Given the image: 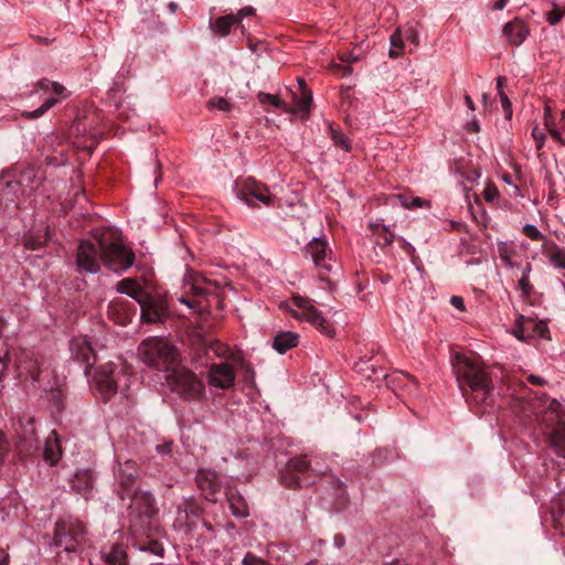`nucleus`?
Wrapping results in <instances>:
<instances>
[{"label": "nucleus", "instance_id": "f257e3e1", "mask_svg": "<svg viewBox=\"0 0 565 565\" xmlns=\"http://www.w3.org/2000/svg\"><path fill=\"white\" fill-rule=\"evenodd\" d=\"M459 388L476 414H483L494 403L493 382L479 356L457 355L454 365Z\"/></svg>", "mask_w": 565, "mask_h": 565}, {"label": "nucleus", "instance_id": "f03ea898", "mask_svg": "<svg viewBox=\"0 0 565 565\" xmlns=\"http://www.w3.org/2000/svg\"><path fill=\"white\" fill-rule=\"evenodd\" d=\"M142 361L150 367L172 371L179 363V352L174 345L161 338H148L138 348Z\"/></svg>", "mask_w": 565, "mask_h": 565}, {"label": "nucleus", "instance_id": "7ed1b4c3", "mask_svg": "<svg viewBox=\"0 0 565 565\" xmlns=\"http://www.w3.org/2000/svg\"><path fill=\"white\" fill-rule=\"evenodd\" d=\"M541 425L550 448L565 458V404L552 399L543 413Z\"/></svg>", "mask_w": 565, "mask_h": 565}, {"label": "nucleus", "instance_id": "20e7f679", "mask_svg": "<svg viewBox=\"0 0 565 565\" xmlns=\"http://www.w3.org/2000/svg\"><path fill=\"white\" fill-rule=\"evenodd\" d=\"M326 471L313 466L307 456L291 458L285 469L280 472V481L287 488H297L313 484L317 478Z\"/></svg>", "mask_w": 565, "mask_h": 565}, {"label": "nucleus", "instance_id": "39448f33", "mask_svg": "<svg viewBox=\"0 0 565 565\" xmlns=\"http://www.w3.org/2000/svg\"><path fill=\"white\" fill-rule=\"evenodd\" d=\"M100 258L104 265L118 274L126 271L135 263V253L119 242L99 239Z\"/></svg>", "mask_w": 565, "mask_h": 565}, {"label": "nucleus", "instance_id": "423d86ee", "mask_svg": "<svg viewBox=\"0 0 565 565\" xmlns=\"http://www.w3.org/2000/svg\"><path fill=\"white\" fill-rule=\"evenodd\" d=\"M213 284L205 279L200 274H189L184 278L183 294L179 301L186 305L189 308L203 310L206 306L203 305V298L213 294Z\"/></svg>", "mask_w": 565, "mask_h": 565}, {"label": "nucleus", "instance_id": "0eeeda50", "mask_svg": "<svg viewBox=\"0 0 565 565\" xmlns=\"http://www.w3.org/2000/svg\"><path fill=\"white\" fill-rule=\"evenodd\" d=\"M234 190L237 198L249 206L255 207L259 203L266 206L274 205L275 196L270 194L269 189L252 177L237 179Z\"/></svg>", "mask_w": 565, "mask_h": 565}, {"label": "nucleus", "instance_id": "6e6552de", "mask_svg": "<svg viewBox=\"0 0 565 565\" xmlns=\"http://www.w3.org/2000/svg\"><path fill=\"white\" fill-rule=\"evenodd\" d=\"M168 380L173 391L186 401L199 399L204 395L203 382L188 369H173Z\"/></svg>", "mask_w": 565, "mask_h": 565}, {"label": "nucleus", "instance_id": "1a4fd4ad", "mask_svg": "<svg viewBox=\"0 0 565 565\" xmlns=\"http://www.w3.org/2000/svg\"><path fill=\"white\" fill-rule=\"evenodd\" d=\"M85 526L79 521L62 520L55 524L54 544L66 552H75L85 541Z\"/></svg>", "mask_w": 565, "mask_h": 565}, {"label": "nucleus", "instance_id": "9d476101", "mask_svg": "<svg viewBox=\"0 0 565 565\" xmlns=\"http://www.w3.org/2000/svg\"><path fill=\"white\" fill-rule=\"evenodd\" d=\"M126 376L125 366L107 362L100 365L95 374V382L104 402L117 393L121 377Z\"/></svg>", "mask_w": 565, "mask_h": 565}, {"label": "nucleus", "instance_id": "9b49d317", "mask_svg": "<svg viewBox=\"0 0 565 565\" xmlns=\"http://www.w3.org/2000/svg\"><path fill=\"white\" fill-rule=\"evenodd\" d=\"M292 301L299 309V311H292L295 318L308 321L327 337L334 335L335 331L333 327L322 317L321 312L311 303L310 299L295 296Z\"/></svg>", "mask_w": 565, "mask_h": 565}, {"label": "nucleus", "instance_id": "f8f14e48", "mask_svg": "<svg viewBox=\"0 0 565 565\" xmlns=\"http://www.w3.org/2000/svg\"><path fill=\"white\" fill-rule=\"evenodd\" d=\"M128 498L130 499L129 514L131 518H137L142 523L149 524L151 519L158 514L156 499L150 492L138 490Z\"/></svg>", "mask_w": 565, "mask_h": 565}, {"label": "nucleus", "instance_id": "ddd939ff", "mask_svg": "<svg viewBox=\"0 0 565 565\" xmlns=\"http://www.w3.org/2000/svg\"><path fill=\"white\" fill-rule=\"evenodd\" d=\"M100 246L90 241H81L76 253L77 271L96 274L100 269Z\"/></svg>", "mask_w": 565, "mask_h": 565}, {"label": "nucleus", "instance_id": "4468645a", "mask_svg": "<svg viewBox=\"0 0 565 565\" xmlns=\"http://www.w3.org/2000/svg\"><path fill=\"white\" fill-rule=\"evenodd\" d=\"M115 477L119 484L117 492L121 500H125L126 497H130L131 493L137 491L134 484L138 478V468L134 460H126L122 463L119 462Z\"/></svg>", "mask_w": 565, "mask_h": 565}, {"label": "nucleus", "instance_id": "2eb2a0df", "mask_svg": "<svg viewBox=\"0 0 565 565\" xmlns=\"http://www.w3.org/2000/svg\"><path fill=\"white\" fill-rule=\"evenodd\" d=\"M72 359L83 366L84 374L88 375L92 367L96 363V354L84 338L73 339L70 343Z\"/></svg>", "mask_w": 565, "mask_h": 565}, {"label": "nucleus", "instance_id": "dca6fc26", "mask_svg": "<svg viewBox=\"0 0 565 565\" xmlns=\"http://www.w3.org/2000/svg\"><path fill=\"white\" fill-rule=\"evenodd\" d=\"M137 302L140 306V318L142 322L156 323L162 321L166 308L160 299L147 292L145 297Z\"/></svg>", "mask_w": 565, "mask_h": 565}, {"label": "nucleus", "instance_id": "f3484780", "mask_svg": "<svg viewBox=\"0 0 565 565\" xmlns=\"http://www.w3.org/2000/svg\"><path fill=\"white\" fill-rule=\"evenodd\" d=\"M236 374L228 363H212L207 373L209 383L222 390H228L235 383Z\"/></svg>", "mask_w": 565, "mask_h": 565}, {"label": "nucleus", "instance_id": "a211bd4d", "mask_svg": "<svg viewBox=\"0 0 565 565\" xmlns=\"http://www.w3.org/2000/svg\"><path fill=\"white\" fill-rule=\"evenodd\" d=\"M137 311L136 306L124 299H114L108 305V316L117 324L127 326L131 322Z\"/></svg>", "mask_w": 565, "mask_h": 565}, {"label": "nucleus", "instance_id": "6ab92c4d", "mask_svg": "<svg viewBox=\"0 0 565 565\" xmlns=\"http://www.w3.org/2000/svg\"><path fill=\"white\" fill-rule=\"evenodd\" d=\"M19 376L28 375L33 382L40 381V361L33 351L22 350L17 359Z\"/></svg>", "mask_w": 565, "mask_h": 565}, {"label": "nucleus", "instance_id": "aec40b11", "mask_svg": "<svg viewBox=\"0 0 565 565\" xmlns=\"http://www.w3.org/2000/svg\"><path fill=\"white\" fill-rule=\"evenodd\" d=\"M196 484L209 501L215 502L214 495L220 491L221 486L217 475L211 470H199L196 475Z\"/></svg>", "mask_w": 565, "mask_h": 565}, {"label": "nucleus", "instance_id": "412c9836", "mask_svg": "<svg viewBox=\"0 0 565 565\" xmlns=\"http://www.w3.org/2000/svg\"><path fill=\"white\" fill-rule=\"evenodd\" d=\"M66 88L57 83V82H53V85H52V89H51V93L53 94V96L49 97L45 99V102L35 110L33 111H24L22 114V116L26 119H36L41 116H43L49 109H51L53 106H55L60 98H65L66 97Z\"/></svg>", "mask_w": 565, "mask_h": 565}, {"label": "nucleus", "instance_id": "4be33fe9", "mask_svg": "<svg viewBox=\"0 0 565 565\" xmlns=\"http://www.w3.org/2000/svg\"><path fill=\"white\" fill-rule=\"evenodd\" d=\"M328 252H331L328 243L321 238H313L306 246V255L310 256L315 265L330 270L331 266L326 262Z\"/></svg>", "mask_w": 565, "mask_h": 565}, {"label": "nucleus", "instance_id": "5701e85b", "mask_svg": "<svg viewBox=\"0 0 565 565\" xmlns=\"http://www.w3.org/2000/svg\"><path fill=\"white\" fill-rule=\"evenodd\" d=\"M529 32L527 24L519 18L508 22L503 28L504 35L509 39V42L515 46L524 42Z\"/></svg>", "mask_w": 565, "mask_h": 565}, {"label": "nucleus", "instance_id": "b1692460", "mask_svg": "<svg viewBox=\"0 0 565 565\" xmlns=\"http://www.w3.org/2000/svg\"><path fill=\"white\" fill-rule=\"evenodd\" d=\"M72 489L84 498H88L94 486V476L90 470H83L75 473L71 480Z\"/></svg>", "mask_w": 565, "mask_h": 565}, {"label": "nucleus", "instance_id": "393cba45", "mask_svg": "<svg viewBox=\"0 0 565 565\" xmlns=\"http://www.w3.org/2000/svg\"><path fill=\"white\" fill-rule=\"evenodd\" d=\"M299 335L292 331H281L278 332L273 340V348L284 354L288 350L298 345Z\"/></svg>", "mask_w": 565, "mask_h": 565}, {"label": "nucleus", "instance_id": "a878e982", "mask_svg": "<svg viewBox=\"0 0 565 565\" xmlns=\"http://www.w3.org/2000/svg\"><path fill=\"white\" fill-rule=\"evenodd\" d=\"M237 24V18H234V14H226L218 18H211L209 26L211 31L220 36H226L230 34L232 28Z\"/></svg>", "mask_w": 565, "mask_h": 565}, {"label": "nucleus", "instance_id": "bb28decb", "mask_svg": "<svg viewBox=\"0 0 565 565\" xmlns=\"http://www.w3.org/2000/svg\"><path fill=\"white\" fill-rule=\"evenodd\" d=\"M61 446L55 430L51 431L45 440L43 457L51 466H55L61 459Z\"/></svg>", "mask_w": 565, "mask_h": 565}, {"label": "nucleus", "instance_id": "cd10ccee", "mask_svg": "<svg viewBox=\"0 0 565 565\" xmlns=\"http://www.w3.org/2000/svg\"><path fill=\"white\" fill-rule=\"evenodd\" d=\"M299 95H294L296 108H291L292 113H303L306 116H308L310 106L312 104V94L311 90L307 87L305 79L299 78Z\"/></svg>", "mask_w": 565, "mask_h": 565}, {"label": "nucleus", "instance_id": "c85d7f7f", "mask_svg": "<svg viewBox=\"0 0 565 565\" xmlns=\"http://www.w3.org/2000/svg\"><path fill=\"white\" fill-rule=\"evenodd\" d=\"M116 290L120 294H126L136 301L140 300L147 291L132 278H124L121 279L117 286Z\"/></svg>", "mask_w": 565, "mask_h": 565}, {"label": "nucleus", "instance_id": "c756f323", "mask_svg": "<svg viewBox=\"0 0 565 565\" xmlns=\"http://www.w3.org/2000/svg\"><path fill=\"white\" fill-rule=\"evenodd\" d=\"M226 497L230 504V509L235 516L244 518L248 515V508L245 502V499L237 490L230 489L226 492Z\"/></svg>", "mask_w": 565, "mask_h": 565}, {"label": "nucleus", "instance_id": "7c9ffc66", "mask_svg": "<svg viewBox=\"0 0 565 565\" xmlns=\"http://www.w3.org/2000/svg\"><path fill=\"white\" fill-rule=\"evenodd\" d=\"M203 512L202 507L194 500H185L179 507V514L184 513L186 525L192 529L194 526V519H199Z\"/></svg>", "mask_w": 565, "mask_h": 565}, {"label": "nucleus", "instance_id": "2f4dec72", "mask_svg": "<svg viewBox=\"0 0 565 565\" xmlns=\"http://www.w3.org/2000/svg\"><path fill=\"white\" fill-rule=\"evenodd\" d=\"M49 241V231L47 230H38L30 232L24 235L23 244L24 247L31 250H38L42 248Z\"/></svg>", "mask_w": 565, "mask_h": 565}, {"label": "nucleus", "instance_id": "473e14b6", "mask_svg": "<svg viewBox=\"0 0 565 565\" xmlns=\"http://www.w3.org/2000/svg\"><path fill=\"white\" fill-rule=\"evenodd\" d=\"M554 526L565 535V494L552 502L551 508Z\"/></svg>", "mask_w": 565, "mask_h": 565}, {"label": "nucleus", "instance_id": "72a5a7b5", "mask_svg": "<svg viewBox=\"0 0 565 565\" xmlns=\"http://www.w3.org/2000/svg\"><path fill=\"white\" fill-rule=\"evenodd\" d=\"M103 557L108 565H128L125 550L115 544L108 552H103Z\"/></svg>", "mask_w": 565, "mask_h": 565}, {"label": "nucleus", "instance_id": "f704fd0d", "mask_svg": "<svg viewBox=\"0 0 565 565\" xmlns=\"http://www.w3.org/2000/svg\"><path fill=\"white\" fill-rule=\"evenodd\" d=\"M373 235L376 236V244L385 247L393 243L394 234L384 225L375 224L371 225Z\"/></svg>", "mask_w": 565, "mask_h": 565}, {"label": "nucleus", "instance_id": "c9c22d12", "mask_svg": "<svg viewBox=\"0 0 565 565\" xmlns=\"http://www.w3.org/2000/svg\"><path fill=\"white\" fill-rule=\"evenodd\" d=\"M257 98H258V102L262 104V105H267V104H270L273 105L274 107L278 108V109H281L282 111L285 113H290V111H294L291 109V107H289L287 105V103H285L284 100H281L279 98L278 95H271V94H267V93H264V92H260L258 93L257 95Z\"/></svg>", "mask_w": 565, "mask_h": 565}, {"label": "nucleus", "instance_id": "e433bc0d", "mask_svg": "<svg viewBox=\"0 0 565 565\" xmlns=\"http://www.w3.org/2000/svg\"><path fill=\"white\" fill-rule=\"evenodd\" d=\"M209 351H213L217 356H225L227 353V349L224 344L218 341H207L205 339L202 340V348L198 352V358L201 359L202 353L204 355L209 354Z\"/></svg>", "mask_w": 565, "mask_h": 565}, {"label": "nucleus", "instance_id": "4c0bfd02", "mask_svg": "<svg viewBox=\"0 0 565 565\" xmlns=\"http://www.w3.org/2000/svg\"><path fill=\"white\" fill-rule=\"evenodd\" d=\"M329 132L333 143L337 147L343 149L344 151L351 150V141L343 132L335 129L332 125H329Z\"/></svg>", "mask_w": 565, "mask_h": 565}, {"label": "nucleus", "instance_id": "58836bf2", "mask_svg": "<svg viewBox=\"0 0 565 565\" xmlns=\"http://www.w3.org/2000/svg\"><path fill=\"white\" fill-rule=\"evenodd\" d=\"M391 50L388 52L390 57L396 58L401 56L402 50L404 47V36L402 35V32L399 29L395 30L394 33L391 35Z\"/></svg>", "mask_w": 565, "mask_h": 565}, {"label": "nucleus", "instance_id": "ea45409f", "mask_svg": "<svg viewBox=\"0 0 565 565\" xmlns=\"http://www.w3.org/2000/svg\"><path fill=\"white\" fill-rule=\"evenodd\" d=\"M547 256L551 263L557 267L565 269V250L559 248L557 245L552 244L550 249L547 250Z\"/></svg>", "mask_w": 565, "mask_h": 565}, {"label": "nucleus", "instance_id": "a19ab883", "mask_svg": "<svg viewBox=\"0 0 565 565\" xmlns=\"http://www.w3.org/2000/svg\"><path fill=\"white\" fill-rule=\"evenodd\" d=\"M207 107L211 109L216 108L222 111L228 113L232 110L233 105L227 99H225L223 97H215V98H211L207 102Z\"/></svg>", "mask_w": 565, "mask_h": 565}, {"label": "nucleus", "instance_id": "79ce46f5", "mask_svg": "<svg viewBox=\"0 0 565 565\" xmlns=\"http://www.w3.org/2000/svg\"><path fill=\"white\" fill-rule=\"evenodd\" d=\"M396 199L405 207H418L422 206L424 203V201L420 198H411L407 194H398Z\"/></svg>", "mask_w": 565, "mask_h": 565}, {"label": "nucleus", "instance_id": "37998d69", "mask_svg": "<svg viewBox=\"0 0 565 565\" xmlns=\"http://www.w3.org/2000/svg\"><path fill=\"white\" fill-rule=\"evenodd\" d=\"M564 14L565 10H562L557 4L554 3L553 9L546 13V20L551 25H555L562 20Z\"/></svg>", "mask_w": 565, "mask_h": 565}, {"label": "nucleus", "instance_id": "c03bdc74", "mask_svg": "<svg viewBox=\"0 0 565 565\" xmlns=\"http://www.w3.org/2000/svg\"><path fill=\"white\" fill-rule=\"evenodd\" d=\"M145 551H149L154 555L162 556L163 554V546L160 542L156 540H149L145 543V545L141 547Z\"/></svg>", "mask_w": 565, "mask_h": 565}, {"label": "nucleus", "instance_id": "a18cd8bd", "mask_svg": "<svg viewBox=\"0 0 565 565\" xmlns=\"http://www.w3.org/2000/svg\"><path fill=\"white\" fill-rule=\"evenodd\" d=\"M523 234L532 241H541L544 238V235L537 230V227L531 224H526L523 227Z\"/></svg>", "mask_w": 565, "mask_h": 565}, {"label": "nucleus", "instance_id": "49530a36", "mask_svg": "<svg viewBox=\"0 0 565 565\" xmlns=\"http://www.w3.org/2000/svg\"><path fill=\"white\" fill-rule=\"evenodd\" d=\"M532 137L535 140V142H536V150L541 151L543 149V147H544V142H545V139H546V136H545L544 131L541 130L537 126H535L532 129Z\"/></svg>", "mask_w": 565, "mask_h": 565}, {"label": "nucleus", "instance_id": "de8ad7c7", "mask_svg": "<svg viewBox=\"0 0 565 565\" xmlns=\"http://www.w3.org/2000/svg\"><path fill=\"white\" fill-rule=\"evenodd\" d=\"M519 287L526 297L532 294L533 286L531 285L526 273L522 274V277L519 280Z\"/></svg>", "mask_w": 565, "mask_h": 565}, {"label": "nucleus", "instance_id": "09e8293b", "mask_svg": "<svg viewBox=\"0 0 565 565\" xmlns=\"http://www.w3.org/2000/svg\"><path fill=\"white\" fill-rule=\"evenodd\" d=\"M244 565H268L267 562L255 554L248 552L243 558Z\"/></svg>", "mask_w": 565, "mask_h": 565}, {"label": "nucleus", "instance_id": "8fccbe9b", "mask_svg": "<svg viewBox=\"0 0 565 565\" xmlns=\"http://www.w3.org/2000/svg\"><path fill=\"white\" fill-rule=\"evenodd\" d=\"M533 333L541 338H548V328L545 322L539 321L533 323Z\"/></svg>", "mask_w": 565, "mask_h": 565}, {"label": "nucleus", "instance_id": "3c124183", "mask_svg": "<svg viewBox=\"0 0 565 565\" xmlns=\"http://www.w3.org/2000/svg\"><path fill=\"white\" fill-rule=\"evenodd\" d=\"M397 381L409 387V390L417 387V380L408 373H402Z\"/></svg>", "mask_w": 565, "mask_h": 565}, {"label": "nucleus", "instance_id": "603ef678", "mask_svg": "<svg viewBox=\"0 0 565 565\" xmlns=\"http://www.w3.org/2000/svg\"><path fill=\"white\" fill-rule=\"evenodd\" d=\"M500 100L507 118L512 117V104L504 92H500Z\"/></svg>", "mask_w": 565, "mask_h": 565}, {"label": "nucleus", "instance_id": "864d4df0", "mask_svg": "<svg viewBox=\"0 0 565 565\" xmlns=\"http://www.w3.org/2000/svg\"><path fill=\"white\" fill-rule=\"evenodd\" d=\"M398 242L402 246V248L405 250V253L412 258V262L415 263L416 262V253H415V248L412 246V244H409L405 238L403 237H399L398 238Z\"/></svg>", "mask_w": 565, "mask_h": 565}, {"label": "nucleus", "instance_id": "5fc2aeb1", "mask_svg": "<svg viewBox=\"0 0 565 565\" xmlns=\"http://www.w3.org/2000/svg\"><path fill=\"white\" fill-rule=\"evenodd\" d=\"M331 67L334 73H337L341 76H348L352 73V67L350 65H344L341 63H332Z\"/></svg>", "mask_w": 565, "mask_h": 565}, {"label": "nucleus", "instance_id": "6e6d98bb", "mask_svg": "<svg viewBox=\"0 0 565 565\" xmlns=\"http://www.w3.org/2000/svg\"><path fill=\"white\" fill-rule=\"evenodd\" d=\"M544 126L548 132L551 131V129H556L555 120L548 106L545 107Z\"/></svg>", "mask_w": 565, "mask_h": 565}, {"label": "nucleus", "instance_id": "4d7b16f0", "mask_svg": "<svg viewBox=\"0 0 565 565\" xmlns=\"http://www.w3.org/2000/svg\"><path fill=\"white\" fill-rule=\"evenodd\" d=\"M254 13L255 9L253 7H244L237 12V14H234V18H237V24H239L245 17H250Z\"/></svg>", "mask_w": 565, "mask_h": 565}, {"label": "nucleus", "instance_id": "13d9d810", "mask_svg": "<svg viewBox=\"0 0 565 565\" xmlns=\"http://www.w3.org/2000/svg\"><path fill=\"white\" fill-rule=\"evenodd\" d=\"M9 450V444L3 433H0V465L3 462V458Z\"/></svg>", "mask_w": 565, "mask_h": 565}, {"label": "nucleus", "instance_id": "bf43d9fd", "mask_svg": "<svg viewBox=\"0 0 565 565\" xmlns=\"http://www.w3.org/2000/svg\"><path fill=\"white\" fill-rule=\"evenodd\" d=\"M483 195L488 202H492L499 195V192L495 186H488L483 190Z\"/></svg>", "mask_w": 565, "mask_h": 565}, {"label": "nucleus", "instance_id": "052dcab7", "mask_svg": "<svg viewBox=\"0 0 565 565\" xmlns=\"http://www.w3.org/2000/svg\"><path fill=\"white\" fill-rule=\"evenodd\" d=\"M52 85H53V82H51L50 79L47 78H42L40 79L36 84H35V87L38 89H41V90H44V92H51L52 89Z\"/></svg>", "mask_w": 565, "mask_h": 565}, {"label": "nucleus", "instance_id": "680f3d73", "mask_svg": "<svg viewBox=\"0 0 565 565\" xmlns=\"http://www.w3.org/2000/svg\"><path fill=\"white\" fill-rule=\"evenodd\" d=\"M450 303L460 311L466 310L463 298L460 296H452L450 298Z\"/></svg>", "mask_w": 565, "mask_h": 565}, {"label": "nucleus", "instance_id": "e2e57ef3", "mask_svg": "<svg viewBox=\"0 0 565 565\" xmlns=\"http://www.w3.org/2000/svg\"><path fill=\"white\" fill-rule=\"evenodd\" d=\"M403 36L415 45L418 44V34L414 29H408Z\"/></svg>", "mask_w": 565, "mask_h": 565}, {"label": "nucleus", "instance_id": "0e129e2a", "mask_svg": "<svg viewBox=\"0 0 565 565\" xmlns=\"http://www.w3.org/2000/svg\"><path fill=\"white\" fill-rule=\"evenodd\" d=\"M550 135L557 143L565 147V139L562 137V135L557 128L551 129Z\"/></svg>", "mask_w": 565, "mask_h": 565}, {"label": "nucleus", "instance_id": "69168bd1", "mask_svg": "<svg viewBox=\"0 0 565 565\" xmlns=\"http://www.w3.org/2000/svg\"><path fill=\"white\" fill-rule=\"evenodd\" d=\"M526 380L529 383L537 386L544 385L546 383L543 377L533 374L529 375Z\"/></svg>", "mask_w": 565, "mask_h": 565}, {"label": "nucleus", "instance_id": "338daca9", "mask_svg": "<svg viewBox=\"0 0 565 565\" xmlns=\"http://www.w3.org/2000/svg\"><path fill=\"white\" fill-rule=\"evenodd\" d=\"M340 60L342 63L349 64V63L355 62L358 60V57L354 56L353 53L349 52V53H344V54L340 55Z\"/></svg>", "mask_w": 565, "mask_h": 565}, {"label": "nucleus", "instance_id": "774afa93", "mask_svg": "<svg viewBox=\"0 0 565 565\" xmlns=\"http://www.w3.org/2000/svg\"><path fill=\"white\" fill-rule=\"evenodd\" d=\"M10 362L11 356L9 351H7L3 355H0V365L2 366V369H8Z\"/></svg>", "mask_w": 565, "mask_h": 565}]
</instances>
